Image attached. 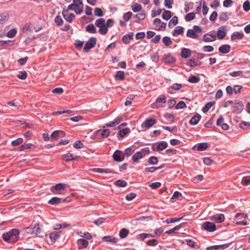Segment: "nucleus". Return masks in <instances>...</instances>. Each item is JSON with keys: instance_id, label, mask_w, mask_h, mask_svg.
Returning <instances> with one entry per match:
<instances>
[{"instance_id": "obj_5", "label": "nucleus", "mask_w": 250, "mask_h": 250, "mask_svg": "<svg viewBox=\"0 0 250 250\" xmlns=\"http://www.w3.org/2000/svg\"><path fill=\"white\" fill-rule=\"evenodd\" d=\"M97 39L95 37H91L84 44L83 50L84 52H88L89 50L96 45Z\"/></svg>"}, {"instance_id": "obj_56", "label": "nucleus", "mask_w": 250, "mask_h": 250, "mask_svg": "<svg viewBox=\"0 0 250 250\" xmlns=\"http://www.w3.org/2000/svg\"><path fill=\"white\" fill-rule=\"evenodd\" d=\"M23 142V139L22 138H19L16 140H14L11 142V145L13 146H17L21 144Z\"/></svg>"}, {"instance_id": "obj_59", "label": "nucleus", "mask_w": 250, "mask_h": 250, "mask_svg": "<svg viewBox=\"0 0 250 250\" xmlns=\"http://www.w3.org/2000/svg\"><path fill=\"white\" fill-rule=\"evenodd\" d=\"M187 107V105L183 101L179 102L175 106L176 109H182Z\"/></svg>"}, {"instance_id": "obj_44", "label": "nucleus", "mask_w": 250, "mask_h": 250, "mask_svg": "<svg viewBox=\"0 0 250 250\" xmlns=\"http://www.w3.org/2000/svg\"><path fill=\"white\" fill-rule=\"evenodd\" d=\"M208 147V144L206 143H201L198 144L197 150L198 151H203Z\"/></svg>"}, {"instance_id": "obj_28", "label": "nucleus", "mask_w": 250, "mask_h": 250, "mask_svg": "<svg viewBox=\"0 0 250 250\" xmlns=\"http://www.w3.org/2000/svg\"><path fill=\"white\" fill-rule=\"evenodd\" d=\"M164 10V12L162 14V18L166 21L170 19L172 16L171 12L170 11L166 10L164 9H163Z\"/></svg>"}, {"instance_id": "obj_16", "label": "nucleus", "mask_w": 250, "mask_h": 250, "mask_svg": "<svg viewBox=\"0 0 250 250\" xmlns=\"http://www.w3.org/2000/svg\"><path fill=\"white\" fill-rule=\"evenodd\" d=\"M78 248L80 250H82L86 248L88 245V242L84 239H80L77 242Z\"/></svg>"}, {"instance_id": "obj_31", "label": "nucleus", "mask_w": 250, "mask_h": 250, "mask_svg": "<svg viewBox=\"0 0 250 250\" xmlns=\"http://www.w3.org/2000/svg\"><path fill=\"white\" fill-rule=\"evenodd\" d=\"M92 171L98 173H110L111 171L108 168H96L92 169Z\"/></svg>"}, {"instance_id": "obj_9", "label": "nucleus", "mask_w": 250, "mask_h": 250, "mask_svg": "<svg viewBox=\"0 0 250 250\" xmlns=\"http://www.w3.org/2000/svg\"><path fill=\"white\" fill-rule=\"evenodd\" d=\"M69 10H68V9L66 10L63 9L62 11V15L65 21L69 23H71L75 17V16L74 14L72 13H70L69 15H68V11Z\"/></svg>"}, {"instance_id": "obj_32", "label": "nucleus", "mask_w": 250, "mask_h": 250, "mask_svg": "<svg viewBox=\"0 0 250 250\" xmlns=\"http://www.w3.org/2000/svg\"><path fill=\"white\" fill-rule=\"evenodd\" d=\"M76 157V156H74L73 154L70 153H68L63 156V159L66 162H69L70 161L75 160Z\"/></svg>"}, {"instance_id": "obj_29", "label": "nucleus", "mask_w": 250, "mask_h": 250, "mask_svg": "<svg viewBox=\"0 0 250 250\" xmlns=\"http://www.w3.org/2000/svg\"><path fill=\"white\" fill-rule=\"evenodd\" d=\"M65 187V185L62 183H59L56 184L54 187H52L51 188V191L55 193L54 191V189L57 190H61L62 189H64Z\"/></svg>"}, {"instance_id": "obj_36", "label": "nucleus", "mask_w": 250, "mask_h": 250, "mask_svg": "<svg viewBox=\"0 0 250 250\" xmlns=\"http://www.w3.org/2000/svg\"><path fill=\"white\" fill-rule=\"evenodd\" d=\"M105 24V21L103 18H100L96 20L95 22V25L99 27V29Z\"/></svg>"}, {"instance_id": "obj_8", "label": "nucleus", "mask_w": 250, "mask_h": 250, "mask_svg": "<svg viewBox=\"0 0 250 250\" xmlns=\"http://www.w3.org/2000/svg\"><path fill=\"white\" fill-rule=\"evenodd\" d=\"M203 227L204 229L209 232L214 231L216 229L215 225L214 223L208 221L204 223L203 224Z\"/></svg>"}, {"instance_id": "obj_55", "label": "nucleus", "mask_w": 250, "mask_h": 250, "mask_svg": "<svg viewBox=\"0 0 250 250\" xmlns=\"http://www.w3.org/2000/svg\"><path fill=\"white\" fill-rule=\"evenodd\" d=\"M228 16L227 12H222L220 14L219 20L221 21H227L228 20Z\"/></svg>"}, {"instance_id": "obj_63", "label": "nucleus", "mask_w": 250, "mask_h": 250, "mask_svg": "<svg viewBox=\"0 0 250 250\" xmlns=\"http://www.w3.org/2000/svg\"><path fill=\"white\" fill-rule=\"evenodd\" d=\"M110 133V130L108 129H105L102 130L101 136L102 138H106L107 137Z\"/></svg>"}, {"instance_id": "obj_37", "label": "nucleus", "mask_w": 250, "mask_h": 250, "mask_svg": "<svg viewBox=\"0 0 250 250\" xmlns=\"http://www.w3.org/2000/svg\"><path fill=\"white\" fill-rule=\"evenodd\" d=\"M85 30L91 33H95L96 32V29L93 24H88L85 27Z\"/></svg>"}, {"instance_id": "obj_30", "label": "nucleus", "mask_w": 250, "mask_h": 250, "mask_svg": "<svg viewBox=\"0 0 250 250\" xmlns=\"http://www.w3.org/2000/svg\"><path fill=\"white\" fill-rule=\"evenodd\" d=\"M61 202V199L57 197H54L52 198L48 202V204L52 205H56L57 204H59Z\"/></svg>"}, {"instance_id": "obj_4", "label": "nucleus", "mask_w": 250, "mask_h": 250, "mask_svg": "<svg viewBox=\"0 0 250 250\" xmlns=\"http://www.w3.org/2000/svg\"><path fill=\"white\" fill-rule=\"evenodd\" d=\"M248 216L244 213H237L234 218V222L237 225H247V221L246 219Z\"/></svg>"}, {"instance_id": "obj_46", "label": "nucleus", "mask_w": 250, "mask_h": 250, "mask_svg": "<svg viewBox=\"0 0 250 250\" xmlns=\"http://www.w3.org/2000/svg\"><path fill=\"white\" fill-rule=\"evenodd\" d=\"M195 17V14L194 12L188 13L185 17V20L187 21H189L193 20Z\"/></svg>"}, {"instance_id": "obj_12", "label": "nucleus", "mask_w": 250, "mask_h": 250, "mask_svg": "<svg viewBox=\"0 0 250 250\" xmlns=\"http://www.w3.org/2000/svg\"><path fill=\"white\" fill-rule=\"evenodd\" d=\"M210 220L216 223H222L225 220L224 215L223 214H216L209 217Z\"/></svg>"}, {"instance_id": "obj_38", "label": "nucleus", "mask_w": 250, "mask_h": 250, "mask_svg": "<svg viewBox=\"0 0 250 250\" xmlns=\"http://www.w3.org/2000/svg\"><path fill=\"white\" fill-rule=\"evenodd\" d=\"M117 80H123L125 77V72L122 71H118L115 76Z\"/></svg>"}, {"instance_id": "obj_61", "label": "nucleus", "mask_w": 250, "mask_h": 250, "mask_svg": "<svg viewBox=\"0 0 250 250\" xmlns=\"http://www.w3.org/2000/svg\"><path fill=\"white\" fill-rule=\"evenodd\" d=\"M73 146L76 148L80 149L83 147V144L81 141H77L74 144Z\"/></svg>"}, {"instance_id": "obj_35", "label": "nucleus", "mask_w": 250, "mask_h": 250, "mask_svg": "<svg viewBox=\"0 0 250 250\" xmlns=\"http://www.w3.org/2000/svg\"><path fill=\"white\" fill-rule=\"evenodd\" d=\"M154 235L150 233H143L140 234H138L137 236V238L140 239L142 240H144L145 238H146L147 237H154Z\"/></svg>"}, {"instance_id": "obj_50", "label": "nucleus", "mask_w": 250, "mask_h": 250, "mask_svg": "<svg viewBox=\"0 0 250 250\" xmlns=\"http://www.w3.org/2000/svg\"><path fill=\"white\" fill-rule=\"evenodd\" d=\"M213 104L212 102H208V103L202 109V111L204 112V113H206L209 110V109L212 107V106L213 105Z\"/></svg>"}, {"instance_id": "obj_41", "label": "nucleus", "mask_w": 250, "mask_h": 250, "mask_svg": "<svg viewBox=\"0 0 250 250\" xmlns=\"http://www.w3.org/2000/svg\"><path fill=\"white\" fill-rule=\"evenodd\" d=\"M163 43L167 46L170 45L172 43V41L170 38L168 37L165 36L162 39Z\"/></svg>"}, {"instance_id": "obj_25", "label": "nucleus", "mask_w": 250, "mask_h": 250, "mask_svg": "<svg viewBox=\"0 0 250 250\" xmlns=\"http://www.w3.org/2000/svg\"><path fill=\"white\" fill-rule=\"evenodd\" d=\"M244 37V34L243 32H235L231 36V40L234 41L235 40L242 39Z\"/></svg>"}, {"instance_id": "obj_47", "label": "nucleus", "mask_w": 250, "mask_h": 250, "mask_svg": "<svg viewBox=\"0 0 250 250\" xmlns=\"http://www.w3.org/2000/svg\"><path fill=\"white\" fill-rule=\"evenodd\" d=\"M178 23V18L176 16H174L169 21L168 26L171 28V26L175 25Z\"/></svg>"}, {"instance_id": "obj_7", "label": "nucleus", "mask_w": 250, "mask_h": 250, "mask_svg": "<svg viewBox=\"0 0 250 250\" xmlns=\"http://www.w3.org/2000/svg\"><path fill=\"white\" fill-rule=\"evenodd\" d=\"M26 229L28 233L35 235L36 236H38V234L40 233L41 231V228L39 224H36L33 228L28 227Z\"/></svg>"}, {"instance_id": "obj_10", "label": "nucleus", "mask_w": 250, "mask_h": 250, "mask_svg": "<svg viewBox=\"0 0 250 250\" xmlns=\"http://www.w3.org/2000/svg\"><path fill=\"white\" fill-rule=\"evenodd\" d=\"M62 234V231L58 232L53 231L48 234L49 239L52 243H55L57 240L60 238ZM48 234L46 235L47 236Z\"/></svg>"}, {"instance_id": "obj_57", "label": "nucleus", "mask_w": 250, "mask_h": 250, "mask_svg": "<svg viewBox=\"0 0 250 250\" xmlns=\"http://www.w3.org/2000/svg\"><path fill=\"white\" fill-rule=\"evenodd\" d=\"M108 31V28L105 24L103 27H101L99 30V32L100 34L105 35Z\"/></svg>"}, {"instance_id": "obj_42", "label": "nucleus", "mask_w": 250, "mask_h": 250, "mask_svg": "<svg viewBox=\"0 0 250 250\" xmlns=\"http://www.w3.org/2000/svg\"><path fill=\"white\" fill-rule=\"evenodd\" d=\"M17 33V30L15 28H13V29L10 30L7 33L6 36L7 37H8L9 38H12L16 36Z\"/></svg>"}, {"instance_id": "obj_27", "label": "nucleus", "mask_w": 250, "mask_h": 250, "mask_svg": "<svg viewBox=\"0 0 250 250\" xmlns=\"http://www.w3.org/2000/svg\"><path fill=\"white\" fill-rule=\"evenodd\" d=\"M184 32V28L181 26H176L175 29L172 32V35L177 36V35L182 34Z\"/></svg>"}, {"instance_id": "obj_48", "label": "nucleus", "mask_w": 250, "mask_h": 250, "mask_svg": "<svg viewBox=\"0 0 250 250\" xmlns=\"http://www.w3.org/2000/svg\"><path fill=\"white\" fill-rule=\"evenodd\" d=\"M130 131V129L128 128H125L120 130L119 132V135L121 137H124L125 135L128 133Z\"/></svg>"}, {"instance_id": "obj_19", "label": "nucleus", "mask_w": 250, "mask_h": 250, "mask_svg": "<svg viewBox=\"0 0 250 250\" xmlns=\"http://www.w3.org/2000/svg\"><path fill=\"white\" fill-rule=\"evenodd\" d=\"M191 51L188 48H184L181 52V56L183 58H188L191 56Z\"/></svg>"}, {"instance_id": "obj_60", "label": "nucleus", "mask_w": 250, "mask_h": 250, "mask_svg": "<svg viewBox=\"0 0 250 250\" xmlns=\"http://www.w3.org/2000/svg\"><path fill=\"white\" fill-rule=\"evenodd\" d=\"M27 77V73L25 71L20 72L18 77L21 80H25Z\"/></svg>"}, {"instance_id": "obj_11", "label": "nucleus", "mask_w": 250, "mask_h": 250, "mask_svg": "<svg viewBox=\"0 0 250 250\" xmlns=\"http://www.w3.org/2000/svg\"><path fill=\"white\" fill-rule=\"evenodd\" d=\"M226 28L227 27L226 26H222L219 28L216 35L218 39L222 40L226 37Z\"/></svg>"}, {"instance_id": "obj_22", "label": "nucleus", "mask_w": 250, "mask_h": 250, "mask_svg": "<svg viewBox=\"0 0 250 250\" xmlns=\"http://www.w3.org/2000/svg\"><path fill=\"white\" fill-rule=\"evenodd\" d=\"M164 60L167 63H172L175 62V59L170 54H165Z\"/></svg>"}, {"instance_id": "obj_62", "label": "nucleus", "mask_w": 250, "mask_h": 250, "mask_svg": "<svg viewBox=\"0 0 250 250\" xmlns=\"http://www.w3.org/2000/svg\"><path fill=\"white\" fill-rule=\"evenodd\" d=\"M94 14L98 17H102L103 16V12L101 8L97 7L94 10Z\"/></svg>"}, {"instance_id": "obj_18", "label": "nucleus", "mask_w": 250, "mask_h": 250, "mask_svg": "<svg viewBox=\"0 0 250 250\" xmlns=\"http://www.w3.org/2000/svg\"><path fill=\"white\" fill-rule=\"evenodd\" d=\"M133 33L131 32L124 35L122 38V41L125 44H128L131 40H133Z\"/></svg>"}, {"instance_id": "obj_20", "label": "nucleus", "mask_w": 250, "mask_h": 250, "mask_svg": "<svg viewBox=\"0 0 250 250\" xmlns=\"http://www.w3.org/2000/svg\"><path fill=\"white\" fill-rule=\"evenodd\" d=\"M216 39V36L214 34H206L203 36V41L205 42L214 41Z\"/></svg>"}, {"instance_id": "obj_26", "label": "nucleus", "mask_w": 250, "mask_h": 250, "mask_svg": "<svg viewBox=\"0 0 250 250\" xmlns=\"http://www.w3.org/2000/svg\"><path fill=\"white\" fill-rule=\"evenodd\" d=\"M201 116L199 114L195 115L189 121V124L191 125H197L200 120Z\"/></svg>"}, {"instance_id": "obj_1", "label": "nucleus", "mask_w": 250, "mask_h": 250, "mask_svg": "<svg viewBox=\"0 0 250 250\" xmlns=\"http://www.w3.org/2000/svg\"><path fill=\"white\" fill-rule=\"evenodd\" d=\"M20 230L17 229H13L7 233L2 234V238L6 242L15 243L19 238Z\"/></svg>"}, {"instance_id": "obj_24", "label": "nucleus", "mask_w": 250, "mask_h": 250, "mask_svg": "<svg viewBox=\"0 0 250 250\" xmlns=\"http://www.w3.org/2000/svg\"><path fill=\"white\" fill-rule=\"evenodd\" d=\"M167 143L165 141L159 142L158 143L156 149L159 151L163 150L167 147Z\"/></svg>"}, {"instance_id": "obj_54", "label": "nucleus", "mask_w": 250, "mask_h": 250, "mask_svg": "<svg viewBox=\"0 0 250 250\" xmlns=\"http://www.w3.org/2000/svg\"><path fill=\"white\" fill-rule=\"evenodd\" d=\"M147 162L151 165H155L158 163V158L155 156H151L149 158Z\"/></svg>"}, {"instance_id": "obj_52", "label": "nucleus", "mask_w": 250, "mask_h": 250, "mask_svg": "<svg viewBox=\"0 0 250 250\" xmlns=\"http://www.w3.org/2000/svg\"><path fill=\"white\" fill-rule=\"evenodd\" d=\"M115 184L120 187H125L127 185V182L122 180H117Z\"/></svg>"}, {"instance_id": "obj_13", "label": "nucleus", "mask_w": 250, "mask_h": 250, "mask_svg": "<svg viewBox=\"0 0 250 250\" xmlns=\"http://www.w3.org/2000/svg\"><path fill=\"white\" fill-rule=\"evenodd\" d=\"M65 132L62 130H56L54 131L51 135L50 138L52 141L57 140L60 138L63 137L65 136Z\"/></svg>"}, {"instance_id": "obj_23", "label": "nucleus", "mask_w": 250, "mask_h": 250, "mask_svg": "<svg viewBox=\"0 0 250 250\" xmlns=\"http://www.w3.org/2000/svg\"><path fill=\"white\" fill-rule=\"evenodd\" d=\"M230 46L228 44H224L221 45L219 48V51L223 54H227L230 51Z\"/></svg>"}, {"instance_id": "obj_53", "label": "nucleus", "mask_w": 250, "mask_h": 250, "mask_svg": "<svg viewBox=\"0 0 250 250\" xmlns=\"http://www.w3.org/2000/svg\"><path fill=\"white\" fill-rule=\"evenodd\" d=\"M146 244L149 246H155L158 245V242L156 239H153L146 241Z\"/></svg>"}, {"instance_id": "obj_34", "label": "nucleus", "mask_w": 250, "mask_h": 250, "mask_svg": "<svg viewBox=\"0 0 250 250\" xmlns=\"http://www.w3.org/2000/svg\"><path fill=\"white\" fill-rule=\"evenodd\" d=\"M32 31V25L30 23H27L25 24L23 28L22 31L24 33L27 34L28 32H31Z\"/></svg>"}, {"instance_id": "obj_64", "label": "nucleus", "mask_w": 250, "mask_h": 250, "mask_svg": "<svg viewBox=\"0 0 250 250\" xmlns=\"http://www.w3.org/2000/svg\"><path fill=\"white\" fill-rule=\"evenodd\" d=\"M136 196V194L131 192L126 195L125 199L127 201H131Z\"/></svg>"}, {"instance_id": "obj_6", "label": "nucleus", "mask_w": 250, "mask_h": 250, "mask_svg": "<svg viewBox=\"0 0 250 250\" xmlns=\"http://www.w3.org/2000/svg\"><path fill=\"white\" fill-rule=\"evenodd\" d=\"M244 108V105L242 102L238 101H236L234 103L233 105L232 112L236 114L240 113L243 110Z\"/></svg>"}, {"instance_id": "obj_49", "label": "nucleus", "mask_w": 250, "mask_h": 250, "mask_svg": "<svg viewBox=\"0 0 250 250\" xmlns=\"http://www.w3.org/2000/svg\"><path fill=\"white\" fill-rule=\"evenodd\" d=\"M229 75L233 77H242L243 71L241 70L234 71L229 73Z\"/></svg>"}, {"instance_id": "obj_39", "label": "nucleus", "mask_w": 250, "mask_h": 250, "mask_svg": "<svg viewBox=\"0 0 250 250\" xmlns=\"http://www.w3.org/2000/svg\"><path fill=\"white\" fill-rule=\"evenodd\" d=\"M142 8L141 4L135 3L131 6V9L134 12H137L140 11Z\"/></svg>"}, {"instance_id": "obj_33", "label": "nucleus", "mask_w": 250, "mask_h": 250, "mask_svg": "<svg viewBox=\"0 0 250 250\" xmlns=\"http://www.w3.org/2000/svg\"><path fill=\"white\" fill-rule=\"evenodd\" d=\"M128 234V230L125 228L122 229L119 232L120 237L122 239L125 238Z\"/></svg>"}, {"instance_id": "obj_43", "label": "nucleus", "mask_w": 250, "mask_h": 250, "mask_svg": "<svg viewBox=\"0 0 250 250\" xmlns=\"http://www.w3.org/2000/svg\"><path fill=\"white\" fill-rule=\"evenodd\" d=\"M142 153L141 151H138L133 155L132 159L134 162H137L139 159L142 158Z\"/></svg>"}, {"instance_id": "obj_45", "label": "nucleus", "mask_w": 250, "mask_h": 250, "mask_svg": "<svg viewBox=\"0 0 250 250\" xmlns=\"http://www.w3.org/2000/svg\"><path fill=\"white\" fill-rule=\"evenodd\" d=\"M241 183L243 185H250V176H246L242 178Z\"/></svg>"}, {"instance_id": "obj_40", "label": "nucleus", "mask_w": 250, "mask_h": 250, "mask_svg": "<svg viewBox=\"0 0 250 250\" xmlns=\"http://www.w3.org/2000/svg\"><path fill=\"white\" fill-rule=\"evenodd\" d=\"M188 81L190 83H196L200 81V78L193 75H191L188 79Z\"/></svg>"}, {"instance_id": "obj_14", "label": "nucleus", "mask_w": 250, "mask_h": 250, "mask_svg": "<svg viewBox=\"0 0 250 250\" xmlns=\"http://www.w3.org/2000/svg\"><path fill=\"white\" fill-rule=\"evenodd\" d=\"M123 155L122 152L120 150H116L113 154V158L115 161L120 162L124 160V157L123 158L122 156Z\"/></svg>"}, {"instance_id": "obj_21", "label": "nucleus", "mask_w": 250, "mask_h": 250, "mask_svg": "<svg viewBox=\"0 0 250 250\" xmlns=\"http://www.w3.org/2000/svg\"><path fill=\"white\" fill-rule=\"evenodd\" d=\"M104 241L116 244L118 239L113 236H104L102 238Z\"/></svg>"}, {"instance_id": "obj_2", "label": "nucleus", "mask_w": 250, "mask_h": 250, "mask_svg": "<svg viewBox=\"0 0 250 250\" xmlns=\"http://www.w3.org/2000/svg\"><path fill=\"white\" fill-rule=\"evenodd\" d=\"M83 4L82 0H73V3L67 7L68 10L74 11L77 14H80L83 12Z\"/></svg>"}, {"instance_id": "obj_15", "label": "nucleus", "mask_w": 250, "mask_h": 250, "mask_svg": "<svg viewBox=\"0 0 250 250\" xmlns=\"http://www.w3.org/2000/svg\"><path fill=\"white\" fill-rule=\"evenodd\" d=\"M156 123V120L153 118H148L146 119L142 125V126H145L146 128H149L152 126Z\"/></svg>"}, {"instance_id": "obj_51", "label": "nucleus", "mask_w": 250, "mask_h": 250, "mask_svg": "<svg viewBox=\"0 0 250 250\" xmlns=\"http://www.w3.org/2000/svg\"><path fill=\"white\" fill-rule=\"evenodd\" d=\"M55 22L57 25L61 26L63 23V21L60 16H57L55 19Z\"/></svg>"}, {"instance_id": "obj_58", "label": "nucleus", "mask_w": 250, "mask_h": 250, "mask_svg": "<svg viewBox=\"0 0 250 250\" xmlns=\"http://www.w3.org/2000/svg\"><path fill=\"white\" fill-rule=\"evenodd\" d=\"M243 9L246 12H248L250 10V2L246 0L244 2L243 6Z\"/></svg>"}, {"instance_id": "obj_3", "label": "nucleus", "mask_w": 250, "mask_h": 250, "mask_svg": "<svg viewBox=\"0 0 250 250\" xmlns=\"http://www.w3.org/2000/svg\"><path fill=\"white\" fill-rule=\"evenodd\" d=\"M202 33V29L200 26L198 25H194L193 29H189L187 32V36L188 37L192 39H197L199 37L198 33Z\"/></svg>"}, {"instance_id": "obj_17", "label": "nucleus", "mask_w": 250, "mask_h": 250, "mask_svg": "<svg viewBox=\"0 0 250 250\" xmlns=\"http://www.w3.org/2000/svg\"><path fill=\"white\" fill-rule=\"evenodd\" d=\"M230 246V244H226L221 245L213 246L207 248V250H224L228 248Z\"/></svg>"}]
</instances>
